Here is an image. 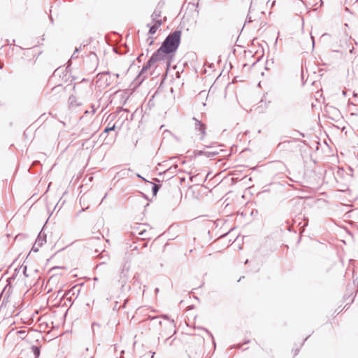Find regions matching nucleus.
Returning <instances> with one entry per match:
<instances>
[{
    "instance_id": "27",
    "label": "nucleus",
    "mask_w": 358,
    "mask_h": 358,
    "mask_svg": "<svg viewBox=\"0 0 358 358\" xmlns=\"http://www.w3.org/2000/svg\"><path fill=\"white\" fill-rule=\"evenodd\" d=\"M114 76H115L116 78H119V74L118 73H115L113 74Z\"/></svg>"
},
{
    "instance_id": "5",
    "label": "nucleus",
    "mask_w": 358,
    "mask_h": 358,
    "mask_svg": "<svg viewBox=\"0 0 358 358\" xmlns=\"http://www.w3.org/2000/svg\"><path fill=\"white\" fill-rule=\"evenodd\" d=\"M273 168L282 173H285L288 171L285 164L282 162H276L273 164Z\"/></svg>"
},
{
    "instance_id": "26",
    "label": "nucleus",
    "mask_w": 358,
    "mask_h": 358,
    "mask_svg": "<svg viewBox=\"0 0 358 358\" xmlns=\"http://www.w3.org/2000/svg\"><path fill=\"white\" fill-rule=\"evenodd\" d=\"M150 353H151V358H153L155 353L152 352V351H150Z\"/></svg>"
},
{
    "instance_id": "18",
    "label": "nucleus",
    "mask_w": 358,
    "mask_h": 358,
    "mask_svg": "<svg viewBox=\"0 0 358 358\" xmlns=\"http://www.w3.org/2000/svg\"><path fill=\"white\" fill-rule=\"evenodd\" d=\"M130 170H131L130 169H128V170H127V171H126V170H122V171H121V172H120V173H121L122 175H125L126 172H127V171H129Z\"/></svg>"
},
{
    "instance_id": "23",
    "label": "nucleus",
    "mask_w": 358,
    "mask_h": 358,
    "mask_svg": "<svg viewBox=\"0 0 358 358\" xmlns=\"http://www.w3.org/2000/svg\"><path fill=\"white\" fill-rule=\"evenodd\" d=\"M108 75V74H110V72L109 71H106V72H103L102 73H101V75Z\"/></svg>"
},
{
    "instance_id": "20",
    "label": "nucleus",
    "mask_w": 358,
    "mask_h": 358,
    "mask_svg": "<svg viewBox=\"0 0 358 358\" xmlns=\"http://www.w3.org/2000/svg\"><path fill=\"white\" fill-rule=\"evenodd\" d=\"M235 347H237L238 348H241V344H238L237 345H234V346L231 347V348H234Z\"/></svg>"
},
{
    "instance_id": "22",
    "label": "nucleus",
    "mask_w": 358,
    "mask_h": 358,
    "mask_svg": "<svg viewBox=\"0 0 358 358\" xmlns=\"http://www.w3.org/2000/svg\"><path fill=\"white\" fill-rule=\"evenodd\" d=\"M247 20H248V22H252L251 17L248 16V17H247Z\"/></svg>"
},
{
    "instance_id": "16",
    "label": "nucleus",
    "mask_w": 358,
    "mask_h": 358,
    "mask_svg": "<svg viewBox=\"0 0 358 358\" xmlns=\"http://www.w3.org/2000/svg\"><path fill=\"white\" fill-rule=\"evenodd\" d=\"M74 100H75V96H71L69 97V101H71V103H72L73 101H74Z\"/></svg>"
},
{
    "instance_id": "21",
    "label": "nucleus",
    "mask_w": 358,
    "mask_h": 358,
    "mask_svg": "<svg viewBox=\"0 0 358 358\" xmlns=\"http://www.w3.org/2000/svg\"><path fill=\"white\" fill-rule=\"evenodd\" d=\"M136 176H137L138 178H142L143 180H145V178H143L140 174H138H138H136Z\"/></svg>"
},
{
    "instance_id": "3",
    "label": "nucleus",
    "mask_w": 358,
    "mask_h": 358,
    "mask_svg": "<svg viewBox=\"0 0 358 358\" xmlns=\"http://www.w3.org/2000/svg\"><path fill=\"white\" fill-rule=\"evenodd\" d=\"M193 120L195 121V124H194L195 129L201 131V136L200 139L202 140L206 134V126H205V124H203L201 122H200L195 117H194Z\"/></svg>"
},
{
    "instance_id": "4",
    "label": "nucleus",
    "mask_w": 358,
    "mask_h": 358,
    "mask_svg": "<svg viewBox=\"0 0 358 358\" xmlns=\"http://www.w3.org/2000/svg\"><path fill=\"white\" fill-rule=\"evenodd\" d=\"M45 243H46V234L42 229L38 235L35 245H37L38 247H41Z\"/></svg>"
},
{
    "instance_id": "6",
    "label": "nucleus",
    "mask_w": 358,
    "mask_h": 358,
    "mask_svg": "<svg viewBox=\"0 0 358 358\" xmlns=\"http://www.w3.org/2000/svg\"><path fill=\"white\" fill-rule=\"evenodd\" d=\"M199 155H204L208 158L213 157L217 155H219V151L217 150L212 151H199L198 153Z\"/></svg>"
},
{
    "instance_id": "30",
    "label": "nucleus",
    "mask_w": 358,
    "mask_h": 358,
    "mask_svg": "<svg viewBox=\"0 0 358 358\" xmlns=\"http://www.w3.org/2000/svg\"><path fill=\"white\" fill-rule=\"evenodd\" d=\"M50 20H51V22H53V18H52V17H50Z\"/></svg>"
},
{
    "instance_id": "11",
    "label": "nucleus",
    "mask_w": 358,
    "mask_h": 358,
    "mask_svg": "<svg viewBox=\"0 0 358 358\" xmlns=\"http://www.w3.org/2000/svg\"><path fill=\"white\" fill-rule=\"evenodd\" d=\"M155 22V24L159 28L162 24V21L161 20L156 19V20H152Z\"/></svg>"
},
{
    "instance_id": "14",
    "label": "nucleus",
    "mask_w": 358,
    "mask_h": 358,
    "mask_svg": "<svg viewBox=\"0 0 358 358\" xmlns=\"http://www.w3.org/2000/svg\"><path fill=\"white\" fill-rule=\"evenodd\" d=\"M40 248V247H38L37 245H35V244H34V246H33V247H32V248H31V250H32V251H34V252H38V248Z\"/></svg>"
},
{
    "instance_id": "24",
    "label": "nucleus",
    "mask_w": 358,
    "mask_h": 358,
    "mask_svg": "<svg viewBox=\"0 0 358 358\" xmlns=\"http://www.w3.org/2000/svg\"><path fill=\"white\" fill-rule=\"evenodd\" d=\"M311 38H312L313 48V47H314V45H315V41H314V38H313V36H311Z\"/></svg>"
},
{
    "instance_id": "12",
    "label": "nucleus",
    "mask_w": 358,
    "mask_h": 358,
    "mask_svg": "<svg viewBox=\"0 0 358 358\" xmlns=\"http://www.w3.org/2000/svg\"><path fill=\"white\" fill-rule=\"evenodd\" d=\"M158 190H159V187L157 185H154L152 187L153 194L155 195L157 194V192H158Z\"/></svg>"
},
{
    "instance_id": "7",
    "label": "nucleus",
    "mask_w": 358,
    "mask_h": 358,
    "mask_svg": "<svg viewBox=\"0 0 358 358\" xmlns=\"http://www.w3.org/2000/svg\"><path fill=\"white\" fill-rule=\"evenodd\" d=\"M162 11L159 8H157L152 13L151 17L152 20H156L161 16Z\"/></svg>"
},
{
    "instance_id": "33",
    "label": "nucleus",
    "mask_w": 358,
    "mask_h": 358,
    "mask_svg": "<svg viewBox=\"0 0 358 358\" xmlns=\"http://www.w3.org/2000/svg\"><path fill=\"white\" fill-rule=\"evenodd\" d=\"M0 69H2V65L0 64Z\"/></svg>"
},
{
    "instance_id": "15",
    "label": "nucleus",
    "mask_w": 358,
    "mask_h": 358,
    "mask_svg": "<svg viewBox=\"0 0 358 358\" xmlns=\"http://www.w3.org/2000/svg\"><path fill=\"white\" fill-rule=\"evenodd\" d=\"M23 273H24V275L26 277H28V275L27 274V266H25L23 268Z\"/></svg>"
},
{
    "instance_id": "19",
    "label": "nucleus",
    "mask_w": 358,
    "mask_h": 358,
    "mask_svg": "<svg viewBox=\"0 0 358 358\" xmlns=\"http://www.w3.org/2000/svg\"><path fill=\"white\" fill-rule=\"evenodd\" d=\"M96 326L99 327V324H96V323H95V322L92 323V329H94V327H95Z\"/></svg>"
},
{
    "instance_id": "31",
    "label": "nucleus",
    "mask_w": 358,
    "mask_h": 358,
    "mask_svg": "<svg viewBox=\"0 0 358 358\" xmlns=\"http://www.w3.org/2000/svg\"><path fill=\"white\" fill-rule=\"evenodd\" d=\"M249 342H250V341L248 340V341L245 342V344L248 343Z\"/></svg>"
},
{
    "instance_id": "32",
    "label": "nucleus",
    "mask_w": 358,
    "mask_h": 358,
    "mask_svg": "<svg viewBox=\"0 0 358 358\" xmlns=\"http://www.w3.org/2000/svg\"><path fill=\"white\" fill-rule=\"evenodd\" d=\"M353 95H354L355 96H356L357 95V93H354V94H353Z\"/></svg>"
},
{
    "instance_id": "8",
    "label": "nucleus",
    "mask_w": 358,
    "mask_h": 358,
    "mask_svg": "<svg viewBox=\"0 0 358 358\" xmlns=\"http://www.w3.org/2000/svg\"><path fill=\"white\" fill-rule=\"evenodd\" d=\"M32 349V352H34V355L36 357H38L39 355H40V350L38 347L36 346H32L31 348Z\"/></svg>"
},
{
    "instance_id": "2",
    "label": "nucleus",
    "mask_w": 358,
    "mask_h": 358,
    "mask_svg": "<svg viewBox=\"0 0 358 358\" xmlns=\"http://www.w3.org/2000/svg\"><path fill=\"white\" fill-rule=\"evenodd\" d=\"M181 34L180 30H175L173 32L169 34L161 45L162 50H165L169 53L175 52L179 47Z\"/></svg>"
},
{
    "instance_id": "13",
    "label": "nucleus",
    "mask_w": 358,
    "mask_h": 358,
    "mask_svg": "<svg viewBox=\"0 0 358 358\" xmlns=\"http://www.w3.org/2000/svg\"><path fill=\"white\" fill-rule=\"evenodd\" d=\"M115 125H113V127H106L105 129H104V132L106 133H108L110 131H112V130H114L115 129Z\"/></svg>"
},
{
    "instance_id": "9",
    "label": "nucleus",
    "mask_w": 358,
    "mask_h": 358,
    "mask_svg": "<svg viewBox=\"0 0 358 358\" xmlns=\"http://www.w3.org/2000/svg\"><path fill=\"white\" fill-rule=\"evenodd\" d=\"M157 29H158V27L155 24H153L152 26H151L150 27L149 34H154L156 33Z\"/></svg>"
},
{
    "instance_id": "1",
    "label": "nucleus",
    "mask_w": 358,
    "mask_h": 358,
    "mask_svg": "<svg viewBox=\"0 0 358 358\" xmlns=\"http://www.w3.org/2000/svg\"><path fill=\"white\" fill-rule=\"evenodd\" d=\"M169 52L165 50H162L160 47L156 52L153 53L151 57L148 61L147 64L142 68L139 76H143L148 69H150L155 64L159 62L162 64H166L167 67L171 64V56Z\"/></svg>"
},
{
    "instance_id": "25",
    "label": "nucleus",
    "mask_w": 358,
    "mask_h": 358,
    "mask_svg": "<svg viewBox=\"0 0 358 358\" xmlns=\"http://www.w3.org/2000/svg\"><path fill=\"white\" fill-rule=\"evenodd\" d=\"M150 353H151V358H153L155 353L152 352V351H150Z\"/></svg>"
},
{
    "instance_id": "10",
    "label": "nucleus",
    "mask_w": 358,
    "mask_h": 358,
    "mask_svg": "<svg viewBox=\"0 0 358 358\" xmlns=\"http://www.w3.org/2000/svg\"><path fill=\"white\" fill-rule=\"evenodd\" d=\"M80 49H81V46H80V47H79V48H76L75 49L74 52H73V55H71V59H74V58L78 57V56H77V55H76V52H78L80 50Z\"/></svg>"
},
{
    "instance_id": "28",
    "label": "nucleus",
    "mask_w": 358,
    "mask_h": 358,
    "mask_svg": "<svg viewBox=\"0 0 358 358\" xmlns=\"http://www.w3.org/2000/svg\"><path fill=\"white\" fill-rule=\"evenodd\" d=\"M343 94L344 96H345V95H346V92L343 91Z\"/></svg>"
},
{
    "instance_id": "29",
    "label": "nucleus",
    "mask_w": 358,
    "mask_h": 358,
    "mask_svg": "<svg viewBox=\"0 0 358 358\" xmlns=\"http://www.w3.org/2000/svg\"><path fill=\"white\" fill-rule=\"evenodd\" d=\"M275 1L272 2L271 6H273L275 4Z\"/></svg>"
},
{
    "instance_id": "17",
    "label": "nucleus",
    "mask_w": 358,
    "mask_h": 358,
    "mask_svg": "<svg viewBox=\"0 0 358 358\" xmlns=\"http://www.w3.org/2000/svg\"><path fill=\"white\" fill-rule=\"evenodd\" d=\"M202 329H203V330H204V331H205L208 334H209V335L213 338V335H212V334H211L210 332H209V331H208V329H205V328H203Z\"/></svg>"
}]
</instances>
